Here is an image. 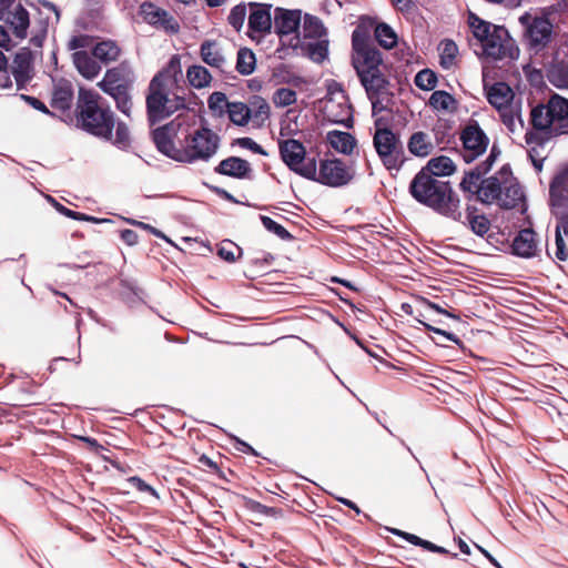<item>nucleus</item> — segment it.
<instances>
[{
  "label": "nucleus",
  "mask_w": 568,
  "mask_h": 568,
  "mask_svg": "<svg viewBox=\"0 0 568 568\" xmlns=\"http://www.w3.org/2000/svg\"><path fill=\"white\" fill-rule=\"evenodd\" d=\"M549 193L554 205H560L561 201L568 196V169L555 176Z\"/></svg>",
  "instance_id": "35"
},
{
  "label": "nucleus",
  "mask_w": 568,
  "mask_h": 568,
  "mask_svg": "<svg viewBox=\"0 0 568 568\" xmlns=\"http://www.w3.org/2000/svg\"><path fill=\"white\" fill-rule=\"evenodd\" d=\"M72 61L78 72L85 79H94L101 71V67L85 51H75Z\"/></svg>",
  "instance_id": "28"
},
{
  "label": "nucleus",
  "mask_w": 568,
  "mask_h": 568,
  "mask_svg": "<svg viewBox=\"0 0 568 568\" xmlns=\"http://www.w3.org/2000/svg\"><path fill=\"white\" fill-rule=\"evenodd\" d=\"M353 64L357 74L377 70L381 67L382 58L378 50L369 44L364 32L355 30L352 34Z\"/></svg>",
  "instance_id": "12"
},
{
  "label": "nucleus",
  "mask_w": 568,
  "mask_h": 568,
  "mask_svg": "<svg viewBox=\"0 0 568 568\" xmlns=\"http://www.w3.org/2000/svg\"><path fill=\"white\" fill-rule=\"evenodd\" d=\"M200 57L211 68L224 71L227 59L222 45L216 40H205L200 47Z\"/></svg>",
  "instance_id": "24"
},
{
  "label": "nucleus",
  "mask_w": 568,
  "mask_h": 568,
  "mask_svg": "<svg viewBox=\"0 0 568 568\" xmlns=\"http://www.w3.org/2000/svg\"><path fill=\"white\" fill-rule=\"evenodd\" d=\"M254 105L256 106V110H255V113H254V116L261 121H265L270 118V114H271V108L268 105V103L262 99V98H258L255 102H254Z\"/></svg>",
  "instance_id": "56"
},
{
  "label": "nucleus",
  "mask_w": 568,
  "mask_h": 568,
  "mask_svg": "<svg viewBox=\"0 0 568 568\" xmlns=\"http://www.w3.org/2000/svg\"><path fill=\"white\" fill-rule=\"evenodd\" d=\"M49 201L53 204V206L57 209V211L60 212L61 214H63L70 219L77 220V221H79V217H81L80 212L69 210L68 207L58 203L54 199L49 197Z\"/></svg>",
  "instance_id": "59"
},
{
  "label": "nucleus",
  "mask_w": 568,
  "mask_h": 568,
  "mask_svg": "<svg viewBox=\"0 0 568 568\" xmlns=\"http://www.w3.org/2000/svg\"><path fill=\"white\" fill-rule=\"evenodd\" d=\"M272 103L278 108H288L297 102V93L291 88L281 87L272 94Z\"/></svg>",
  "instance_id": "39"
},
{
  "label": "nucleus",
  "mask_w": 568,
  "mask_h": 568,
  "mask_svg": "<svg viewBox=\"0 0 568 568\" xmlns=\"http://www.w3.org/2000/svg\"><path fill=\"white\" fill-rule=\"evenodd\" d=\"M220 142L219 134L206 126L187 133L181 141V162L209 161L217 153Z\"/></svg>",
  "instance_id": "7"
},
{
  "label": "nucleus",
  "mask_w": 568,
  "mask_h": 568,
  "mask_svg": "<svg viewBox=\"0 0 568 568\" xmlns=\"http://www.w3.org/2000/svg\"><path fill=\"white\" fill-rule=\"evenodd\" d=\"M323 112L325 118L333 123L352 126V106L344 90L334 83L328 88V94L324 100Z\"/></svg>",
  "instance_id": "11"
},
{
  "label": "nucleus",
  "mask_w": 568,
  "mask_h": 568,
  "mask_svg": "<svg viewBox=\"0 0 568 568\" xmlns=\"http://www.w3.org/2000/svg\"><path fill=\"white\" fill-rule=\"evenodd\" d=\"M429 105L439 112H453L456 109V100L446 91H434L428 101Z\"/></svg>",
  "instance_id": "37"
},
{
  "label": "nucleus",
  "mask_w": 568,
  "mask_h": 568,
  "mask_svg": "<svg viewBox=\"0 0 568 568\" xmlns=\"http://www.w3.org/2000/svg\"><path fill=\"white\" fill-rule=\"evenodd\" d=\"M375 38L385 49H392L397 43V36L386 23H379L375 28Z\"/></svg>",
  "instance_id": "43"
},
{
  "label": "nucleus",
  "mask_w": 568,
  "mask_h": 568,
  "mask_svg": "<svg viewBox=\"0 0 568 568\" xmlns=\"http://www.w3.org/2000/svg\"><path fill=\"white\" fill-rule=\"evenodd\" d=\"M31 60V52L28 50H21L14 55L12 73L18 83H23L30 78Z\"/></svg>",
  "instance_id": "31"
},
{
  "label": "nucleus",
  "mask_w": 568,
  "mask_h": 568,
  "mask_svg": "<svg viewBox=\"0 0 568 568\" xmlns=\"http://www.w3.org/2000/svg\"><path fill=\"white\" fill-rule=\"evenodd\" d=\"M460 140L464 145L463 158L471 162L481 155L488 146V138L477 123L468 124L462 132Z\"/></svg>",
  "instance_id": "18"
},
{
  "label": "nucleus",
  "mask_w": 568,
  "mask_h": 568,
  "mask_svg": "<svg viewBox=\"0 0 568 568\" xmlns=\"http://www.w3.org/2000/svg\"><path fill=\"white\" fill-rule=\"evenodd\" d=\"M420 171H428V174H433L436 179L439 176H449L455 173L456 165L454 161L446 156H435L432 158L426 166H424Z\"/></svg>",
  "instance_id": "29"
},
{
  "label": "nucleus",
  "mask_w": 568,
  "mask_h": 568,
  "mask_svg": "<svg viewBox=\"0 0 568 568\" xmlns=\"http://www.w3.org/2000/svg\"><path fill=\"white\" fill-rule=\"evenodd\" d=\"M415 84L417 88L430 91L437 84L436 73L429 69H424L419 71L415 77Z\"/></svg>",
  "instance_id": "47"
},
{
  "label": "nucleus",
  "mask_w": 568,
  "mask_h": 568,
  "mask_svg": "<svg viewBox=\"0 0 568 568\" xmlns=\"http://www.w3.org/2000/svg\"><path fill=\"white\" fill-rule=\"evenodd\" d=\"M358 77L372 103L373 113L382 112L386 108L385 102H388V90L381 69L358 74Z\"/></svg>",
  "instance_id": "14"
},
{
  "label": "nucleus",
  "mask_w": 568,
  "mask_h": 568,
  "mask_svg": "<svg viewBox=\"0 0 568 568\" xmlns=\"http://www.w3.org/2000/svg\"><path fill=\"white\" fill-rule=\"evenodd\" d=\"M409 191L413 197L435 210L442 215L453 220H459V197L454 193L449 182L442 181L428 174V171H419L412 180Z\"/></svg>",
  "instance_id": "2"
},
{
  "label": "nucleus",
  "mask_w": 568,
  "mask_h": 568,
  "mask_svg": "<svg viewBox=\"0 0 568 568\" xmlns=\"http://www.w3.org/2000/svg\"><path fill=\"white\" fill-rule=\"evenodd\" d=\"M131 484L140 491H148L152 494L153 496H158L154 488H152L150 485H148L144 480H142L139 477H131L130 478Z\"/></svg>",
  "instance_id": "61"
},
{
  "label": "nucleus",
  "mask_w": 568,
  "mask_h": 568,
  "mask_svg": "<svg viewBox=\"0 0 568 568\" xmlns=\"http://www.w3.org/2000/svg\"><path fill=\"white\" fill-rule=\"evenodd\" d=\"M477 200L481 203H497L513 209L523 200V191L509 170L503 169L496 175L481 181Z\"/></svg>",
  "instance_id": "4"
},
{
  "label": "nucleus",
  "mask_w": 568,
  "mask_h": 568,
  "mask_svg": "<svg viewBox=\"0 0 568 568\" xmlns=\"http://www.w3.org/2000/svg\"><path fill=\"white\" fill-rule=\"evenodd\" d=\"M98 85L104 93L109 95L125 87L122 83L121 74L116 69L108 70Z\"/></svg>",
  "instance_id": "38"
},
{
  "label": "nucleus",
  "mask_w": 568,
  "mask_h": 568,
  "mask_svg": "<svg viewBox=\"0 0 568 568\" xmlns=\"http://www.w3.org/2000/svg\"><path fill=\"white\" fill-rule=\"evenodd\" d=\"M327 142L337 152L351 154L356 145L355 138L348 132L331 131L327 133Z\"/></svg>",
  "instance_id": "32"
},
{
  "label": "nucleus",
  "mask_w": 568,
  "mask_h": 568,
  "mask_svg": "<svg viewBox=\"0 0 568 568\" xmlns=\"http://www.w3.org/2000/svg\"><path fill=\"white\" fill-rule=\"evenodd\" d=\"M419 322H420V323H422V324H423V325H424L428 331L434 332V333L439 334V335H443V336H444V337H446L448 341H452V342H454V343H458V342H459L458 337H457V336H455L454 334L448 333V332H446V331H443V329H440V328L434 327V326H432V325H429V324H426V323H424V322H422V321H419Z\"/></svg>",
  "instance_id": "62"
},
{
  "label": "nucleus",
  "mask_w": 568,
  "mask_h": 568,
  "mask_svg": "<svg viewBox=\"0 0 568 568\" xmlns=\"http://www.w3.org/2000/svg\"><path fill=\"white\" fill-rule=\"evenodd\" d=\"M468 23L485 55L494 60L515 58L517 49L506 28L481 20L474 13L469 14Z\"/></svg>",
  "instance_id": "3"
},
{
  "label": "nucleus",
  "mask_w": 568,
  "mask_h": 568,
  "mask_svg": "<svg viewBox=\"0 0 568 568\" xmlns=\"http://www.w3.org/2000/svg\"><path fill=\"white\" fill-rule=\"evenodd\" d=\"M530 118L537 131L549 135L568 134V100L554 95L547 104L535 106Z\"/></svg>",
  "instance_id": "6"
},
{
  "label": "nucleus",
  "mask_w": 568,
  "mask_h": 568,
  "mask_svg": "<svg viewBox=\"0 0 568 568\" xmlns=\"http://www.w3.org/2000/svg\"><path fill=\"white\" fill-rule=\"evenodd\" d=\"M390 531L394 535L399 536V537L404 538L405 540L409 541L410 544H413L415 546H420V547L424 548V544H425L426 540L419 538L418 536L409 534V532L402 531L399 529H392Z\"/></svg>",
  "instance_id": "57"
},
{
  "label": "nucleus",
  "mask_w": 568,
  "mask_h": 568,
  "mask_svg": "<svg viewBox=\"0 0 568 568\" xmlns=\"http://www.w3.org/2000/svg\"><path fill=\"white\" fill-rule=\"evenodd\" d=\"M561 231L568 234V216L556 229V252L555 255L559 261H566L568 257V248L561 236Z\"/></svg>",
  "instance_id": "46"
},
{
  "label": "nucleus",
  "mask_w": 568,
  "mask_h": 568,
  "mask_svg": "<svg viewBox=\"0 0 568 568\" xmlns=\"http://www.w3.org/2000/svg\"><path fill=\"white\" fill-rule=\"evenodd\" d=\"M230 120L236 125L247 124L251 118L248 106L243 102H232L226 111Z\"/></svg>",
  "instance_id": "41"
},
{
  "label": "nucleus",
  "mask_w": 568,
  "mask_h": 568,
  "mask_svg": "<svg viewBox=\"0 0 568 568\" xmlns=\"http://www.w3.org/2000/svg\"><path fill=\"white\" fill-rule=\"evenodd\" d=\"M247 34L253 40H260L265 34L270 33L272 28V16L270 12L271 7L260 3L248 4Z\"/></svg>",
  "instance_id": "19"
},
{
  "label": "nucleus",
  "mask_w": 568,
  "mask_h": 568,
  "mask_svg": "<svg viewBox=\"0 0 568 568\" xmlns=\"http://www.w3.org/2000/svg\"><path fill=\"white\" fill-rule=\"evenodd\" d=\"M241 145L252 150L253 152L255 153H258V154H265L262 146L260 144H257L255 141H253L252 139L250 138H244L240 141Z\"/></svg>",
  "instance_id": "63"
},
{
  "label": "nucleus",
  "mask_w": 568,
  "mask_h": 568,
  "mask_svg": "<svg viewBox=\"0 0 568 568\" xmlns=\"http://www.w3.org/2000/svg\"><path fill=\"white\" fill-rule=\"evenodd\" d=\"M185 123V118L179 115L172 122L153 131V141L158 150L178 162H181V145L176 146L173 138Z\"/></svg>",
  "instance_id": "16"
},
{
  "label": "nucleus",
  "mask_w": 568,
  "mask_h": 568,
  "mask_svg": "<svg viewBox=\"0 0 568 568\" xmlns=\"http://www.w3.org/2000/svg\"><path fill=\"white\" fill-rule=\"evenodd\" d=\"M499 114L503 123L507 126L510 133H520L524 130L525 123L521 118V108L519 104L501 111Z\"/></svg>",
  "instance_id": "36"
},
{
  "label": "nucleus",
  "mask_w": 568,
  "mask_h": 568,
  "mask_svg": "<svg viewBox=\"0 0 568 568\" xmlns=\"http://www.w3.org/2000/svg\"><path fill=\"white\" fill-rule=\"evenodd\" d=\"M468 224L470 230L479 236H485L490 230V222L484 215H469Z\"/></svg>",
  "instance_id": "50"
},
{
  "label": "nucleus",
  "mask_w": 568,
  "mask_h": 568,
  "mask_svg": "<svg viewBox=\"0 0 568 568\" xmlns=\"http://www.w3.org/2000/svg\"><path fill=\"white\" fill-rule=\"evenodd\" d=\"M215 171L222 175L235 179H246L250 176L252 169L251 164L246 160L231 156L221 161Z\"/></svg>",
  "instance_id": "26"
},
{
  "label": "nucleus",
  "mask_w": 568,
  "mask_h": 568,
  "mask_svg": "<svg viewBox=\"0 0 568 568\" xmlns=\"http://www.w3.org/2000/svg\"><path fill=\"white\" fill-rule=\"evenodd\" d=\"M499 154L500 151L494 145L490 150L487 160L484 163V170H479V168H476L475 170H471L464 175L460 182L462 191L468 193L470 196H477L479 193V187L481 186L483 174L491 169L494 162L496 161Z\"/></svg>",
  "instance_id": "22"
},
{
  "label": "nucleus",
  "mask_w": 568,
  "mask_h": 568,
  "mask_svg": "<svg viewBox=\"0 0 568 568\" xmlns=\"http://www.w3.org/2000/svg\"><path fill=\"white\" fill-rule=\"evenodd\" d=\"M374 146L387 169H397L402 163L400 146L396 135L388 129H378L374 134Z\"/></svg>",
  "instance_id": "17"
},
{
  "label": "nucleus",
  "mask_w": 568,
  "mask_h": 568,
  "mask_svg": "<svg viewBox=\"0 0 568 568\" xmlns=\"http://www.w3.org/2000/svg\"><path fill=\"white\" fill-rule=\"evenodd\" d=\"M186 79L190 85L194 89H204L210 87L212 82V74L205 67L201 64H193L186 70Z\"/></svg>",
  "instance_id": "33"
},
{
  "label": "nucleus",
  "mask_w": 568,
  "mask_h": 568,
  "mask_svg": "<svg viewBox=\"0 0 568 568\" xmlns=\"http://www.w3.org/2000/svg\"><path fill=\"white\" fill-rule=\"evenodd\" d=\"M302 47L308 41L327 38V31L320 18L305 13L301 23Z\"/></svg>",
  "instance_id": "25"
},
{
  "label": "nucleus",
  "mask_w": 568,
  "mask_h": 568,
  "mask_svg": "<svg viewBox=\"0 0 568 568\" xmlns=\"http://www.w3.org/2000/svg\"><path fill=\"white\" fill-rule=\"evenodd\" d=\"M263 226L268 230L270 232H273L281 239H286L290 236V233L286 231L284 226L275 222L273 219L268 216H262L261 217Z\"/></svg>",
  "instance_id": "54"
},
{
  "label": "nucleus",
  "mask_w": 568,
  "mask_h": 568,
  "mask_svg": "<svg viewBox=\"0 0 568 568\" xmlns=\"http://www.w3.org/2000/svg\"><path fill=\"white\" fill-rule=\"evenodd\" d=\"M256 59L252 50L243 48L237 52L236 70L243 74L248 75L255 70Z\"/></svg>",
  "instance_id": "40"
},
{
  "label": "nucleus",
  "mask_w": 568,
  "mask_h": 568,
  "mask_svg": "<svg viewBox=\"0 0 568 568\" xmlns=\"http://www.w3.org/2000/svg\"><path fill=\"white\" fill-rule=\"evenodd\" d=\"M232 102L227 101L226 95L223 92H213L207 100L209 108L215 114L222 115L227 111L229 105Z\"/></svg>",
  "instance_id": "48"
},
{
  "label": "nucleus",
  "mask_w": 568,
  "mask_h": 568,
  "mask_svg": "<svg viewBox=\"0 0 568 568\" xmlns=\"http://www.w3.org/2000/svg\"><path fill=\"white\" fill-rule=\"evenodd\" d=\"M116 103V108L124 114L130 115V111L132 108L131 97L128 92V88L123 87L115 93L111 94Z\"/></svg>",
  "instance_id": "52"
},
{
  "label": "nucleus",
  "mask_w": 568,
  "mask_h": 568,
  "mask_svg": "<svg viewBox=\"0 0 568 568\" xmlns=\"http://www.w3.org/2000/svg\"><path fill=\"white\" fill-rule=\"evenodd\" d=\"M549 81L559 89H568V65L558 63L554 65L548 74Z\"/></svg>",
  "instance_id": "45"
},
{
  "label": "nucleus",
  "mask_w": 568,
  "mask_h": 568,
  "mask_svg": "<svg viewBox=\"0 0 568 568\" xmlns=\"http://www.w3.org/2000/svg\"><path fill=\"white\" fill-rule=\"evenodd\" d=\"M408 151L415 156L425 158L434 149L430 136L425 132H415L410 135L407 143Z\"/></svg>",
  "instance_id": "30"
},
{
  "label": "nucleus",
  "mask_w": 568,
  "mask_h": 568,
  "mask_svg": "<svg viewBox=\"0 0 568 568\" xmlns=\"http://www.w3.org/2000/svg\"><path fill=\"white\" fill-rule=\"evenodd\" d=\"M141 16L145 22L168 33L175 34L180 31L179 21L171 13L153 3H143Z\"/></svg>",
  "instance_id": "20"
},
{
  "label": "nucleus",
  "mask_w": 568,
  "mask_h": 568,
  "mask_svg": "<svg viewBox=\"0 0 568 568\" xmlns=\"http://www.w3.org/2000/svg\"><path fill=\"white\" fill-rule=\"evenodd\" d=\"M551 135L546 134L542 131H537L532 128L525 134V141L527 145V153L532 162L536 170L540 171L542 162L547 158L546 142Z\"/></svg>",
  "instance_id": "21"
},
{
  "label": "nucleus",
  "mask_w": 568,
  "mask_h": 568,
  "mask_svg": "<svg viewBox=\"0 0 568 568\" xmlns=\"http://www.w3.org/2000/svg\"><path fill=\"white\" fill-rule=\"evenodd\" d=\"M303 16L300 9H275L274 29L283 44L293 49L302 47L301 23Z\"/></svg>",
  "instance_id": "8"
},
{
  "label": "nucleus",
  "mask_w": 568,
  "mask_h": 568,
  "mask_svg": "<svg viewBox=\"0 0 568 568\" xmlns=\"http://www.w3.org/2000/svg\"><path fill=\"white\" fill-rule=\"evenodd\" d=\"M514 98L513 89L505 82H497L487 90L488 102L497 109L499 113L517 104L514 102Z\"/></svg>",
  "instance_id": "23"
},
{
  "label": "nucleus",
  "mask_w": 568,
  "mask_h": 568,
  "mask_svg": "<svg viewBox=\"0 0 568 568\" xmlns=\"http://www.w3.org/2000/svg\"><path fill=\"white\" fill-rule=\"evenodd\" d=\"M248 17L247 14V8L245 4H237L235 6L230 14H229V23L236 30L240 31L244 23L245 19Z\"/></svg>",
  "instance_id": "49"
},
{
  "label": "nucleus",
  "mask_w": 568,
  "mask_h": 568,
  "mask_svg": "<svg viewBox=\"0 0 568 568\" xmlns=\"http://www.w3.org/2000/svg\"><path fill=\"white\" fill-rule=\"evenodd\" d=\"M91 44L92 39L87 34L74 36L68 42L69 49L75 51H80L79 49L89 48Z\"/></svg>",
  "instance_id": "55"
},
{
  "label": "nucleus",
  "mask_w": 568,
  "mask_h": 568,
  "mask_svg": "<svg viewBox=\"0 0 568 568\" xmlns=\"http://www.w3.org/2000/svg\"><path fill=\"white\" fill-rule=\"evenodd\" d=\"M120 53V47L112 40L101 41L93 48L94 58L104 63L118 60Z\"/></svg>",
  "instance_id": "34"
},
{
  "label": "nucleus",
  "mask_w": 568,
  "mask_h": 568,
  "mask_svg": "<svg viewBox=\"0 0 568 568\" xmlns=\"http://www.w3.org/2000/svg\"><path fill=\"white\" fill-rule=\"evenodd\" d=\"M3 10L1 19L10 27L16 38L22 40L28 36L30 16L20 1L0 0Z\"/></svg>",
  "instance_id": "15"
},
{
  "label": "nucleus",
  "mask_w": 568,
  "mask_h": 568,
  "mask_svg": "<svg viewBox=\"0 0 568 568\" xmlns=\"http://www.w3.org/2000/svg\"><path fill=\"white\" fill-rule=\"evenodd\" d=\"M439 51L442 67L449 69L454 64L458 52L456 43L452 40H444L439 44Z\"/></svg>",
  "instance_id": "44"
},
{
  "label": "nucleus",
  "mask_w": 568,
  "mask_h": 568,
  "mask_svg": "<svg viewBox=\"0 0 568 568\" xmlns=\"http://www.w3.org/2000/svg\"><path fill=\"white\" fill-rule=\"evenodd\" d=\"M181 77L180 57L173 55L166 67L152 79L146 97V108L151 123L169 118L174 112L185 108V100L170 92V87L176 83Z\"/></svg>",
  "instance_id": "1"
},
{
  "label": "nucleus",
  "mask_w": 568,
  "mask_h": 568,
  "mask_svg": "<svg viewBox=\"0 0 568 568\" xmlns=\"http://www.w3.org/2000/svg\"><path fill=\"white\" fill-rule=\"evenodd\" d=\"M513 252L521 257H531L537 252L536 234L530 229L521 230L513 242Z\"/></svg>",
  "instance_id": "27"
},
{
  "label": "nucleus",
  "mask_w": 568,
  "mask_h": 568,
  "mask_svg": "<svg viewBox=\"0 0 568 568\" xmlns=\"http://www.w3.org/2000/svg\"><path fill=\"white\" fill-rule=\"evenodd\" d=\"M121 239L128 245H135L138 243V234L132 230H123L121 232Z\"/></svg>",
  "instance_id": "64"
},
{
  "label": "nucleus",
  "mask_w": 568,
  "mask_h": 568,
  "mask_svg": "<svg viewBox=\"0 0 568 568\" xmlns=\"http://www.w3.org/2000/svg\"><path fill=\"white\" fill-rule=\"evenodd\" d=\"M217 254L227 262H235L241 255V248L232 241H224L221 243Z\"/></svg>",
  "instance_id": "51"
},
{
  "label": "nucleus",
  "mask_w": 568,
  "mask_h": 568,
  "mask_svg": "<svg viewBox=\"0 0 568 568\" xmlns=\"http://www.w3.org/2000/svg\"><path fill=\"white\" fill-rule=\"evenodd\" d=\"M7 59L4 54L0 51V87L8 88L10 87V80L7 74Z\"/></svg>",
  "instance_id": "58"
},
{
  "label": "nucleus",
  "mask_w": 568,
  "mask_h": 568,
  "mask_svg": "<svg viewBox=\"0 0 568 568\" xmlns=\"http://www.w3.org/2000/svg\"><path fill=\"white\" fill-rule=\"evenodd\" d=\"M79 100V122L82 128L97 136L111 139L114 126L113 114L108 108L100 105L99 94L91 90L80 89Z\"/></svg>",
  "instance_id": "5"
},
{
  "label": "nucleus",
  "mask_w": 568,
  "mask_h": 568,
  "mask_svg": "<svg viewBox=\"0 0 568 568\" xmlns=\"http://www.w3.org/2000/svg\"><path fill=\"white\" fill-rule=\"evenodd\" d=\"M519 21L525 27V36L531 49L539 51L550 42L552 23L547 17H531L525 13Z\"/></svg>",
  "instance_id": "13"
},
{
  "label": "nucleus",
  "mask_w": 568,
  "mask_h": 568,
  "mask_svg": "<svg viewBox=\"0 0 568 568\" xmlns=\"http://www.w3.org/2000/svg\"><path fill=\"white\" fill-rule=\"evenodd\" d=\"M71 91L69 89H59L54 92V100L60 102V106L64 108L71 100Z\"/></svg>",
  "instance_id": "60"
},
{
  "label": "nucleus",
  "mask_w": 568,
  "mask_h": 568,
  "mask_svg": "<svg viewBox=\"0 0 568 568\" xmlns=\"http://www.w3.org/2000/svg\"><path fill=\"white\" fill-rule=\"evenodd\" d=\"M304 47L307 50L308 57L315 62L324 61L328 54L327 38L308 41L304 44Z\"/></svg>",
  "instance_id": "42"
},
{
  "label": "nucleus",
  "mask_w": 568,
  "mask_h": 568,
  "mask_svg": "<svg viewBox=\"0 0 568 568\" xmlns=\"http://www.w3.org/2000/svg\"><path fill=\"white\" fill-rule=\"evenodd\" d=\"M283 162L296 174L307 179L314 174V156H307L305 146L297 140L287 139L280 142Z\"/></svg>",
  "instance_id": "10"
},
{
  "label": "nucleus",
  "mask_w": 568,
  "mask_h": 568,
  "mask_svg": "<svg viewBox=\"0 0 568 568\" xmlns=\"http://www.w3.org/2000/svg\"><path fill=\"white\" fill-rule=\"evenodd\" d=\"M110 140H112L113 143L119 148H125L130 141L128 126L124 123L119 122L115 128V135L113 139L111 138Z\"/></svg>",
  "instance_id": "53"
},
{
  "label": "nucleus",
  "mask_w": 568,
  "mask_h": 568,
  "mask_svg": "<svg viewBox=\"0 0 568 568\" xmlns=\"http://www.w3.org/2000/svg\"><path fill=\"white\" fill-rule=\"evenodd\" d=\"M353 169L339 159L322 160L314 163V174L307 180L331 186L339 187L348 184L354 179Z\"/></svg>",
  "instance_id": "9"
}]
</instances>
